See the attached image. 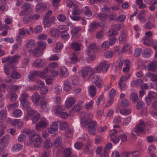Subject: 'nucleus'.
Instances as JSON below:
<instances>
[{
	"label": "nucleus",
	"mask_w": 157,
	"mask_h": 157,
	"mask_svg": "<svg viewBox=\"0 0 157 157\" xmlns=\"http://www.w3.org/2000/svg\"><path fill=\"white\" fill-rule=\"evenodd\" d=\"M96 123V122L95 121H93L90 119L86 120L84 118H82L81 121V124L82 126L89 124L86 127V128L88 129L89 134L93 135H95V125Z\"/></svg>",
	"instance_id": "f257e3e1"
},
{
	"label": "nucleus",
	"mask_w": 157,
	"mask_h": 157,
	"mask_svg": "<svg viewBox=\"0 0 157 157\" xmlns=\"http://www.w3.org/2000/svg\"><path fill=\"white\" fill-rule=\"evenodd\" d=\"M110 67V64L104 61L100 63L96 67L91 69L92 73H100L102 71L103 73H105L107 71L108 68Z\"/></svg>",
	"instance_id": "f03ea898"
},
{
	"label": "nucleus",
	"mask_w": 157,
	"mask_h": 157,
	"mask_svg": "<svg viewBox=\"0 0 157 157\" xmlns=\"http://www.w3.org/2000/svg\"><path fill=\"white\" fill-rule=\"evenodd\" d=\"M91 81L92 83L95 84L98 88H100L103 86V80L100 78V76L98 75H94L91 78Z\"/></svg>",
	"instance_id": "7ed1b4c3"
},
{
	"label": "nucleus",
	"mask_w": 157,
	"mask_h": 157,
	"mask_svg": "<svg viewBox=\"0 0 157 157\" xmlns=\"http://www.w3.org/2000/svg\"><path fill=\"white\" fill-rule=\"evenodd\" d=\"M54 109H55V113L56 114L58 115L61 118L65 119L68 117L69 115L68 113L64 112L60 106H56Z\"/></svg>",
	"instance_id": "20e7f679"
},
{
	"label": "nucleus",
	"mask_w": 157,
	"mask_h": 157,
	"mask_svg": "<svg viewBox=\"0 0 157 157\" xmlns=\"http://www.w3.org/2000/svg\"><path fill=\"white\" fill-rule=\"evenodd\" d=\"M76 101L75 98L71 97L68 98L66 101L65 107L67 109H69L71 107Z\"/></svg>",
	"instance_id": "39448f33"
},
{
	"label": "nucleus",
	"mask_w": 157,
	"mask_h": 157,
	"mask_svg": "<svg viewBox=\"0 0 157 157\" xmlns=\"http://www.w3.org/2000/svg\"><path fill=\"white\" fill-rule=\"evenodd\" d=\"M55 18L54 16H52L48 18L44 19V27H48L53 24L55 21Z\"/></svg>",
	"instance_id": "423d86ee"
},
{
	"label": "nucleus",
	"mask_w": 157,
	"mask_h": 157,
	"mask_svg": "<svg viewBox=\"0 0 157 157\" xmlns=\"http://www.w3.org/2000/svg\"><path fill=\"white\" fill-rule=\"evenodd\" d=\"M28 52L30 54L33 55L35 57H38L40 56V49L38 48H35L34 49H30Z\"/></svg>",
	"instance_id": "0eeeda50"
},
{
	"label": "nucleus",
	"mask_w": 157,
	"mask_h": 157,
	"mask_svg": "<svg viewBox=\"0 0 157 157\" xmlns=\"http://www.w3.org/2000/svg\"><path fill=\"white\" fill-rule=\"evenodd\" d=\"M46 8V5L43 3H38L35 7V11L37 13L43 11Z\"/></svg>",
	"instance_id": "6e6552de"
},
{
	"label": "nucleus",
	"mask_w": 157,
	"mask_h": 157,
	"mask_svg": "<svg viewBox=\"0 0 157 157\" xmlns=\"http://www.w3.org/2000/svg\"><path fill=\"white\" fill-rule=\"evenodd\" d=\"M40 98V96L39 94L36 92L34 93L32 96L31 99L32 102L36 105L38 104V102Z\"/></svg>",
	"instance_id": "1a4fd4ad"
},
{
	"label": "nucleus",
	"mask_w": 157,
	"mask_h": 157,
	"mask_svg": "<svg viewBox=\"0 0 157 157\" xmlns=\"http://www.w3.org/2000/svg\"><path fill=\"white\" fill-rule=\"evenodd\" d=\"M37 76L40 77L39 71H33L31 72L28 75V78L30 81H33L34 80L36 77Z\"/></svg>",
	"instance_id": "9d476101"
},
{
	"label": "nucleus",
	"mask_w": 157,
	"mask_h": 157,
	"mask_svg": "<svg viewBox=\"0 0 157 157\" xmlns=\"http://www.w3.org/2000/svg\"><path fill=\"white\" fill-rule=\"evenodd\" d=\"M47 124L45 120H41L35 126V128L37 130H38L40 128H44L46 127Z\"/></svg>",
	"instance_id": "9b49d317"
},
{
	"label": "nucleus",
	"mask_w": 157,
	"mask_h": 157,
	"mask_svg": "<svg viewBox=\"0 0 157 157\" xmlns=\"http://www.w3.org/2000/svg\"><path fill=\"white\" fill-rule=\"evenodd\" d=\"M72 86L68 80L65 81L63 83V89L66 92H69L72 89Z\"/></svg>",
	"instance_id": "f8f14e48"
},
{
	"label": "nucleus",
	"mask_w": 157,
	"mask_h": 157,
	"mask_svg": "<svg viewBox=\"0 0 157 157\" xmlns=\"http://www.w3.org/2000/svg\"><path fill=\"white\" fill-rule=\"evenodd\" d=\"M10 138L9 136L6 135L4 136L0 140L1 145L5 147L8 144V141Z\"/></svg>",
	"instance_id": "ddd939ff"
},
{
	"label": "nucleus",
	"mask_w": 157,
	"mask_h": 157,
	"mask_svg": "<svg viewBox=\"0 0 157 157\" xmlns=\"http://www.w3.org/2000/svg\"><path fill=\"white\" fill-rule=\"evenodd\" d=\"M45 65L44 60L40 59H37L34 63V66L37 68H40Z\"/></svg>",
	"instance_id": "4468645a"
},
{
	"label": "nucleus",
	"mask_w": 157,
	"mask_h": 157,
	"mask_svg": "<svg viewBox=\"0 0 157 157\" xmlns=\"http://www.w3.org/2000/svg\"><path fill=\"white\" fill-rule=\"evenodd\" d=\"M82 11L84 14L88 17H91L92 15V13L87 6L84 7L82 9Z\"/></svg>",
	"instance_id": "2eb2a0df"
},
{
	"label": "nucleus",
	"mask_w": 157,
	"mask_h": 157,
	"mask_svg": "<svg viewBox=\"0 0 157 157\" xmlns=\"http://www.w3.org/2000/svg\"><path fill=\"white\" fill-rule=\"evenodd\" d=\"M148 67V71H155L157 69V65L156 63L155 62H152L147 65Z\"/></svg>",
	"instance_id": "dca6fc26"
},
{
	"label": "nucleus",
	"mask_w": 157,
	"mask_h": 157,
	"mask_svg": "<svg viewBox=\"0 0 157 157\" xmlns=\"http://www.w3.org/2000/svg\"><path fill=\"white\" fill-rule=\"evenodd\" d=\"M81 13V10L77 5H74L72 12V14L73 16L78 15Z\"/></svg>",
	"instance_id": "f3484780"
},
{
	"label": "nucleus",
	"mask_w": 157,
	"mask_h": 157,
	"mask_svg": "<svg viewBox=\"0 0 157 157\" xmlns=\"http://www.w3.org/2000/svg\"><path fill=\"white\" fill-rule=\"evenodd\" d=\"M91 69L90 67H86L83 68L81 70L80 74L83 77H84L88 75L89 71Z\"/></svg>",
	"instance_id": "a211bd4d"
},
{
	"label": "nucleus",
	"mask_w": 157,
	"mask_h": 157,
	"mask_svg": "<svg viewBox=\"0 0 157 157\" xmlns=\"http://www.w3.org/2000/svg\"><path fill=\"white\" fill-rule=\"evenodd\" d=\"M50 33L53 37H57L59 36V33L58 29L56 28H52L50 30Z\"/></svg>",
	"instance_id": "6ab92c4d"
},
{
	"label": "nucleus",
	"mask_w": 157,
	"mask_h": 157,
	"mask_svg": "<svg viewBox=\"0 0 157 157\" xmlns=\"http://www.w3.org/2000/svg\"><path fill=\"white\" fill-rule=\"evenodd\" d=\"M21 57V56L16 55L13 56L10 61L9 62L6 64L7 66L10 65L12 63H17L18 62V60Z\"/></svg>",
	"instance_id": "aec40b11"
},
{
	"label": "nucleus",
	"mask_w": 157,
	"mask_h": 157,
	"mask_svg": "<svg viewBox=\"0 0 157 157\" xmlns=\"http://www.w3.org/2000/svg\"><path fill=\"white\" fill-rule=\"evenodd\" d=\"M60 73L62 76L64 77H66L68 75V72L67 68L63 66L61 67Z\"/></svg>",
	"instance_id": "412c9836"
},
{
	"label": "nucleus",
	"mask_w": 157,
	"mask_h": 157,
	"mask_svg": "<svg viewBox=\"0 0 157 157\" xmlns=\"http://www.w3.org/2000/svg\"><path fill=\"white\" fill-rule=\"evenodd\" d=\"M96 87L94 85L90 86L89 89V91L90 96L94 97L96 94Z\"/></svg>",
	"instance_id": "4be33fe9"
},
{
	"label": "nucleus",
	"mask_w": 157,
	"mask_h": 157,
	"mask_svg": "<svg viewBox=\"0 0 157 157\" xmlns=\"http://www.w3.org/2000/svg\"><path fill=\"white\" fill-rule=\"evenodd\" d=\"M30 140L34 142L40 140L41 139L40 136L37 133L32 134L29 137Z\"/></svg>",
	"instance_id": "5701e85b"
},
{
	"label": "nucleus",
	"mask_w": 157,
	"mask_h": 157,
	"mask_svg": "<svg viewBox=\"0 0 157 157\" xmlns=\"http://www.w3.org/2000/svg\"><path fill=\"white\" fill-rule=\"evenodd\" d=\"M26 34V30L24 28H21L19 30L18 36L17 40L20 42H22V39L21 36H24Z\"/></svg>",
	"instance_id": "b1692460"
},
{
	"label": "nucleus",
	"mask_w": 157,
	"mask_h": 157,
	"mask_svg": "<svg viewBox=\"0 0 157 157\" xmlns=\"http://www.w3.org/2000/svg\"><path fill=\"white\" fill-rule=\"evenodd\" d=\"M144 43L145 45L151 46L153 45V41L151 38L145 37L144 39Z\"/></svg>",
	"instance_id": "393cba45"
},
{
	"label": "nucleus",
	"mask_w": 157,
	"mask_h": 157,
	"mask_svg": "<svg viewBox=\"0 0 157 157\" xmlns=\"http://www.w3.org/2000/svg\"><path fill=\"white\" fill-rule=\"evenodd\" d=\"M57 122H59L60 128L62 130H65L68 127V124L65 121H58Z\"/></svg>",
	"instance_id": "a878e982"
},
{
	"label": "nucleus",
	"mask_w": 157,
	"mask_h": 157,
	"mask_svg": "<svg viewBox=\"0 0 157 157\" xmlns=\"http://www.w3.org/2000/svg\"><path fill=\"white\" fill-rule=\"evenodd\" d=\"M10 77L15 79H19L21 78L20 74L15 70H13L12 71Z\"/></svg>",
	"instance_id": "bb28decb"
},
{
	"label": "nucleus",
	"mask_w": 157,
	"mask_h": 157,
	"mask_svg": "<svg viewBox=\"0 0 157 157\" xmlns=\"http://www.w3.org/2000/svg\"><path fill=\"white\" fill-rule=\"evenodd\" d=\"M142 82V80L139 79L132 81L130 85L132 87H133L136 86L141 85Z\"/></svg>",
	"instance_id": "cd10ccee"
},
{
	"label": "nucleus",
	"mask_w": 157,
	"mask_h": 157,
	"mask_svg": "<svg viewBox=\"0 0 157 157\" xmlns=\"http://www.w3.org/2000/svg\"><path fill=\"white\" fill-rule=\"evenodd\" d=\"M146 76L148 77L151 78V80L153 82H155L157 80V74L148 72L146 74Z\"/></svg>",
	"instance_id": "c85d7f7f"
},
{
	"label": "nucleus",
	"mask_w": 157,
	"mask_h": 157,
	"mask_svg": "<svg viewBox=\"0 0 157 157\" xmlns=\"http://www.w3.org/2000/svg\"><path fill=\"white\" fill-rule=\"evenodd\" d=\"M131 75L130 74H126L122 76L120 79V81L118 83V85L121 86V83H122L123 82L126 81L130 78Z\"/></svg>",
	"instance_id": "c756f323"
},
{
	"label": "nucleus",
	"mask_w": 157,
	"mask_h": 157,
	"mask_svg": "<svg viewBox=\"0 0 157 157\" xmlns=\"http://www.w3.org/2000/svg\"><path fill=\"white\" fill-rule=\"evenodd\" d=\"M155 27V25L150 21H148L144 26V28L145 29H147L148 30L151 29Z\"/></svg>",
	"instance_id": "7c9ffc66"
},
{
	"label": "nucleus",
	"mask_w": 157,
	"mask_h": 157,
	"mask_svg": "<svg viewBox=\"0 0 157 157\" xmlns=\"http://www.w3.org/2000/svg\"><path fill=\"white\" fill-rule=\"evenodd\" d=\"M37 44L38 48L43 51L45 49L47 45V43L43 41L38 42Z\"/></svg>",
	"instance_id": "2f4dec72"
},
{
	"label": "nucleus",
	"mask_w": 157,
	"mask_h": 157,
	"mask_svg": "<svg viewBox=\"0 0 157 157\" xmlns=\"http://www.w3.org/2000/svg\"><path fill=\"white\" fill-rule=\"evenodd\" d=\"M81 45L78 43L74 42L72 43L71 48L75 50L76 51H79L80 50Z\"/></svg>",
	"instance_id": "473e14b6"
},
{
	"label": "nucleus",
	"mask_w": 157,
	"mask_h": 157,
	"mask_svg": "<svg viewBox=\"0 0 157 157\" xmlns=\"http://www.w3.org/2000/svg\"><path fill=\"white\" fill-rule=\"evenodd\" d=\"M57 123L53 122L52 123L50 127L51 131L52 132H54L57 130L58 125Z\"/></svg>",
	"instance_id": "72a5a7b5"
},
{
	"label": "nucleus",
	"mask_w": 157,
	"mask_h": 157,
	"mask_svg": "<svg viewBox=\"0 0 157 157\" xmlns=\"http://www.w3.org/2000/svg\"><path fill=\"white\" fill-rule=\"evenodd\" d=\"M63 47L62 44L61 42H58L56 44V48L54 49L53 51L55 52H58L62 49Z\"/></svg>",
	"instance_id": "f704fd0d"
},
{
	"label": "nucleus",
	"mask_w": 157,
	"mask_h": 157,
	"mask_svg": "<svg viewBox=\"0 0 157 157\" xmlns=\"http://www.w3.org/2000/svg\"><path fill=\"white\" fill-rule=\"evenodd\" d=\"M48 67H46L42 71H39L40 77L42 78H45L46 77L45 74L48 72Z\"/></svg>",
	"instance_id": "c9c22d12"
},
{
	"label": "nucleus",
	"mask_w": 157,
	"mask_h": 157,
	"mask_svg": "<svg viewBox=\"0 0 157 157\" xmlns=\"http://www.w3.org/2000/svg\"><path fill=\"white\" fill-rule=\"evenodd\" d=\"M36 44L35 42L33 40H29L27 41L26 44V47L27 48L33 47Z\"/></svg>",
	"instance_id": "e433bc0d"
},
{
	"label": "nucleus",
	"mask_w": 157,
	"mask_h": 157,
	"mask_svg": "<svg viewBox=\"0 0 157 157\" xmlns=\"http://www.w3.org/2000/svg\"><path fill=\"white\" fill-rule=\"evenodd\" d=\"M81 30V29L80 27H74L71 31V34L73 36H75Z\"/></svg>",
	"instance_id": "4c0bfd02"
},
{
	"label": "nucleus",
	"mask_w": 157,
	"mask_h": 157,
	"mask_svg": "<svg viewBox=\"0 0 157 157\" xmlns=\"http://www.w3.org/2000/svg\"><path fill=\"white\" fill-rule=\"evenodd\" d=\"M91 28L89 29L90 31H91V29H96L97 28L98 26H101V25L100 23L97 22H94L91 23L90 25Z\"/></svg>",
	"instance_id": "58836bf2"
},
{
	"label": "nucleus",
	"mask_w": 157,
	"mask_h": 157,
	"mask_svg": "<svg viewBox=\"0 0 157 157\" xmlns=\"http://www.w3.org/2000/svg\"><path fill=\"white\" fill-rule=\"evenodd\" d=\"M130 99L134 103H135L138 99L137 95L136 93H132L130 95Z\"/></svg>",
	"instance_id": "ea45409f"
},
{
	"label": "nucleus",
	"mask_w": 157,
	"mask_h": 157,
	"mask_svg": "<svg viewBox=\"0 0 157 157\" xmlns=\"http://www.w3.org/2000/svg\"><path fill=\"white\" fill-rule=\"evenodd\" d=\"M52 145V143L49 139L46 140L44 143V147L46 148H50Z\"/></svg>",
	"instance_id": "a19ab883"
},
{
	"label": "nucleus",
	"mask_w": 157,
	"mask_h": 157,
	"mask_svg": "<svg viewBox=\"0 0 157 157\" xmlns=\"http://www.w3.org/2000/svg\"><path fill=\"white\" fill-rule=\"evenodd\" d=\"M71 154V151L69 148L65 150L63 152L62 157H68Z\"/></svg>",
	"instance_id": "79ce46f5"
},
{
	"label": "nucleus",
	"mask_w": 157,
	"mask_h": 157,
	"mask_svg": "<svg viewBox=\"0 0 157 157\" xmlns=\"http://www.w3.org/2000/svg\"><path fill=\"white\" fill-rule=\"evenodd\" d=\"M145 106L144 103L142 101H138L136 104V109L137 110H140L142 109Z\"/></svg>",
	"instance_id": "37998d69"
},
{
	"label": "nucleus",
	"mask_w": 157,
	"mask_h": 157,
	"mask_svg": "<svg viewBox=\"0 0 157 157\" xmlns=\"http://www.w3.org/2000/svg\"><path fill=\"white\" fill-rule=\"evenodd\" d=\"M54 92L56 94H59L62 92V87L60 86H56L54 87Z\"/></svg>",
	"instance_id": "c03bdc74"
},
{
	"label": "nucleus",
	"mask_w": 157,
	"mask_h": 157,
	"mask_svg": "<svg viewBox=\"0 0 157 157\" xmlns=\"http://www.w3.org/2000/svg\"><path fill=\"white\" fill-rule=\"evenodd\" d=\"M23 21L24 24H27L32 21L30 15L24 17L23 19Z\"/></svg>",
	"instance_id": "a18cd8bd"
},
{
	"label": "nucleus",
	"mask_w": 157,
	"mask_h": 157,
	"mask_svg": "<svg viewBox=\"0 0 157 157\" xmlns=\"http://www.w3.org/2000/svg\"><path fill=\"white\" fill-rule=\"evenodd\" d=\"M78 79L76 76H74L71 78V82L72 85L75 86L78 84Z\"/></svg>",
	"instance_id": "49530a36"
},
{
	"label": "nucleus",
	"mask_w": 157,
	"mask_h": 157,
	"mask_svg": "<svg viewBox=\"0 0 157 157\" xmlns=\"http://www.w3.org/2000/svg\"><path fill=\"white\" fill-rule=\"evenodd\" d=\"M97 16L98 18L102 21L106 20L107 17V15L104 13L98 14Z\"/></svg>",
	"instance_id": "de8ad7c7"
},
{
	"label": "nucleus",
	"mask_w": 157,
	"mask_h": 157,
	"mask_svg": "<svg viewBox=\"0 0 157 157\" xmlns=\"http://www.w3.org/2000/svg\"><path fill=\"white\" fill-rule=\"evenodd\" d=\"M121 106L123 107L126 108L129 105V101L126 99H123L121 103Z\"/></svg>",
	"instance_id": "09e8293b"
},
{
	"label": "nucleus",
	"mask_w": 157,
	"mask_h": 157,
	"mask_svg": "<svg viewBox=\"0 0 157 157\" xmlns=\"http://www.w3.org/2000/svg\"><path fill=\"white\" fill-rule=\"evenodd\" d=\"M126 19V16L123 14H121L116 19V21L117 22H123Z\"/></svg>",
	"instance_id": "8fccbe9b"
},
{
	"label": "nucleus",
	"mask_w": 157,
	"mask_h": 157,
	"mask_svg": "<svg viewBox=\"0 0 157 157\" xmlns=\"http://www.w3.org/2000/svg\"><path fill=\"white\" fill-rule=\"evenodd\" d=\"M151 52L150 49L147 48L144 50L143 53V56L144 57H148L150 56L149 52Z\"/></svg>",
	"instance_id": "3c124183"
},
{
	"label": "nucleus",
	"mask_w": 157,
	"mask_h": 157,
	"mask_svg": "<svg viewBox=\"0 0 157 157\" xmlns=\"http://www.w3.org/2000/svg\"><path fill=\"white\" fill-rule=\"evenodd\" d=\"M62 141V137L60 136L58 137L55 140L54 145L56 147L59 146L61 144Z\"/></svg>",
	"instance_id": "603ef678"
},
{
	"label": "nucleus",
	"mask_w": 157,
	"mask_h": 157,
	"mask_svg": "<svg viewBox=\"0 0 157 157\" xmlns=\"http://www.w3.org/2000/svg\"><path fill=\"white\" fill-rule=\"evenodd\" d=\"M7 112L5 110H2L0 111V120H3L6 117Z\"/></svg>",
	"instance_id": "864d4df0"
},
{
	"label": "nucleus",
	"mask_w": 157,
	"mask_h": 157,
	"mask_svg": "<svg viewBox=\"0 0 157 157\" xmlns=\"http://www.w3.org/2000/svg\"><path fill=\"white\" fill-rule=\"evenodd\" d=\"M59 33L66 32L68 29V28L66 25H61L59 27Z\"/></svg>",
	"instance_id": "5fc2aeb1"
},
{
	"label": "nucleus",
	"mask_w": 157,
	"mask_h": 157,
	"mask_svg": "<svg viewBox=\"0 0 157 157\" xmlns=\"http://www.w3.org/2000/svg\"><path fill=\"white\" fill-rule=\"evenodd\" d=\"M95 48L96 45L94 44H91L88 47V52L90 53L93 52Z\"/></svg>",
	"instance_id": "6e6d98bb"
},
{
	"label": "nucleus",
	"mask_w": 157,
	"mask_h": 157,
	"mask_svg": "<svg viewBox=\"0 0 157 157\" xmlns=\"http://www.w3.org/2000/svg\"><path fill=\"white\" fill-rule=\"evenodd\" d=\"M22 114L21 111L19 109H17L13 112V116L15 117H19Z\"/></svg>",
	"instance_id": "4d7b16f0"
},
{
	"label": "nucleus",
	"mask_w": 157,
	"mask_h": 157,
	"mask_svg": "<svg viewBox=\"0 0 157 157\" xmlns=\"http://www.w3.org/2000/svg\"><path fill=\"white\" fill-rule=\"evenodd\" d=\"M40 116L38 113H36L32 120L33 123H36L40 119Z\"/></svg>",
	"instance_id": "13d9d810"
},
{
	"label": "nucleus",
	"mask_w": 157,
	"mask_h": 157,
	"mask_svg": "<svg viewBox=\"0 0 157 157\" xmlns=\"http://www.w3.org/2000/svg\"><path fill=\"white\" fill-rule=\"evenodd\" d=\"M21 103L22 106L26 108H29L30 105V103L26 100L21 101Z\"/></svg>",
	"instance_id": "bf43d9fd"
},
{
	"label": "nucleus",
	"mask_w": 157,
	"mask_h": 157,
	"mask_svg": "<svg viewBox=\"0 0 157 157\" xmlns=\"http://www.w3.org/2000/svg\"><path fill=\"white\" fill-rule=\"evenodd\" d=\"M94 103V101H91L86 104L85 108L86 109H92Z\"/></svg>",
	"instance_id": "052dcab7"
},
{
	"label": "nucleus",
	"mask_w": 157,
	"mask_h": 157,
	"mask_svg": "<svg viewBox=\"0 0 157 157\" xmlns=\"http://www.w3.org/2000/svg\"><path fill=\"white\" fill-rule=\"evenodd\" d=\"M58 66L57 63L55 62H52L49 63L48 67L50 69H53L56 68Z\"/></svg>",
	"instance_id": "680f3d73"
},
{
	"label": "nucleus",
	"mask_w": 157,
	"mask_h": 157,
	"mask_svg": "<svg viewBox=\"0 0 157 157\" xmlns=\"http://www.w3.org/2000/svg\"><path fill=\"white\" fill-rule=\"evenodd\" d=\"M126 37V32L122 31L120 35L119 40L120 41H122L125 40Z\"/></svg>",
	"instance_id": "e2e57ef3"
},
{
	"label": "nucleus",
	"mask_w": 157,
	"mask_h": 157,
	"mask_svg": "<svg viewBox=\"0 0 157 157\" xmlns=\"http://www.w3.org/2000/svg\"><path fill=\"white\" fill-rule=\"evenodd\" d=\"M117 31L113 28H112L108 31V36H111L117 35Z\"/></svg>",
	"instance_id": "0e129e2a"
},
{
	"label": "nucleus",
	"mask_w": 157,
	"mask_h": 157,
	"mask_svg": "<svg viewBox=\"0 0 157 157\" xmlns=\"http://www.w3.org/2000/svg\"><path fill=\"white\" fill-rule=\"evenodd\" d=\"M110 44L108 41L104 42L101 46V48L104 50H106L109 47Z\"/></svg>",
	"instance_id": "69168bd1"
},
{
	"label": "nucleus",
	"mask_w": 157,
	"mask_h": 157,
	"mask_svg": "<svg viewBox=\"0 0 157 157\" xmlns=\"http://www.w3.org/2000/svg\"><path fill=\"white\" fill-rule=\"evenodd\" d=\"M70 62L71 63H76L78 60V58L75 53H73L71 57Z\"/></svg>",
	"instance_id": "338daca9"
},
{
	"label": "nucleus",
	"mask_w": 157,
	"mask_h": 157,
	"mask_svg": "<svg viewBox=\"0 0 157 157\" xmlns=\"http://www.w3.org/2000/svg\"><path fill=\"white\" fill-rule=\"evenodd\" d=\"M122 157H132V152H125L123 153L121 155Z\"/></svg>",
	"instance_id": "774afa93"
}]
</instances>
